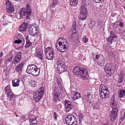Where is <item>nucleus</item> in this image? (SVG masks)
<instances>
[{"label": "nucleus", "mask_w": 125, "mask_h": 125, "mask_svg": "<svg viewBox=\"0 0 125 125\" xmlns=\"http://www.w3.org/2000/svg\"><path fill=\"white\" fill-rule=\"evenodd\" d=\"M37 82H36L33 81L31 83V86L33 87H35L36 86Z\"/></svg>", "instance_id": "nucleus-40"}, {"label": "nucleus", "mask_w": 125, "mask_h": 125, "mask_svg": "<svg viewBox=\"0 0 125 125\" xmlns=\"http://www.w3.org/2000/svg\"><path fill=\"white\" fill-rule=\"evenodd\" d=\"M76 22H74L72 26V31L71 34L69 37V38L70 40H72L76 36Z\"/></svg>", "instance_id": "nucleus-17"}, {"label": "nucleus", "mask_w": 125, "mask_h": 125, "mask_svg": "<svg viewBox=\"0 0 125 125\" xmlns=\"http://www.w3.org/2000/svg\"><path fill=\"white\" fill-rule=\"evenodd\" d=\"M5 4L7 5L6 8L7 11L8 13H10L14 11V9L13 6L9 0H6Z\"/></svg>", "instance_id": "nucleus-16"}, {"label": "nucleus", "mask_w": 125, "mask_h": 125, "mask_svg": "<svg viewBox=\"0 0 125 125\" xmlns=\"http://www.w3.org/2000/svg\"><path fill=\"white\" fill-rule=\"evenodd\" d=\"M110 33L111 34L110 36L112 35V38H115L117 36H116L115 35H114V32L112 31H111L110 32Z\"/></svg>", "instance_id": "nucleus-46"}, {"label": "nucleus", "mask_w": 125, "mask_h": 125, "mask_svg": "<svg viewBox=\"0 0 125 125\" xmlns=\"http://www.w3.org/2000/svg\"><path fill=\"white\" fill-rule=\"evenodd\" d=\"M64 103L65 106V112H68L72 109L73 106L70 101L65 100L64 101Z\"/></svg>", "instance_id": "nucleus-13"}, {"label": "nucleus", "mask_w": 125, "mask_h": 125, "mask_svg": "<svg viewBox=\"0 0 125 125\" xmlns=\"http://www.w3.org/2000/svg\"><path fill=\"white\" fill-rule=\"evenodd\" d=\"M119 25L120 27H123L124 25L123 22H119Z\"/></svg>", "instance_id": "nucleus-49"}, {"label": "nucleus", "mask_w": 125, "mask_h": 125, "mask_svg": "<svg viewBox=\"0 0 125 125\" xmlns=\"http://www.w3.org/2000/svg\"><path fill=\"white\" fill-rule=\"evenodd\" d=\"M77 0H70V3L72 6H75L77 5L78 3Z\"/></svg>", "instance_id": "nucleus-30"}, {"label": "nucleus", "mask_w": 125, "mask_h": 125, "mask_svg": "<svg viewBox=\"0 0 125 125\" xmlns=\"http://www.w3.org/2000/svg\"><path fill=\"white\" fill-rule=\"evenodd\" d=\"M57 64L58 69V72L59 74H61L67 70V67L65 65L64 63L60 59H58Z\"/></svg>", "instance_id": "nucleus-9"}, {"label": "nucleus", "mask_w": 125, "mask_h": 125, "mask_svg": "<svg viewBox=\"0 0 125 125\" xmlns=\"http://www.w3.org/2000/svg\"><path fill=\"white\" fill-rule=\"evenodd\" d=\"M79 118L80 121H81L83 119V115L82 114H80L79 115Z\"/></svg>", "instance_id": "nucleus-42"}, {"label": "nucleus", "mask_w": 125, "mask_h": 125, "mask_svg": "<svg viewBox=\"0 0 125 125\" xmlns=\"http://www.w3.org/2000/svg\"><path fill=\"white\" fill-rule=\"evenodd\" d=\"M87 5L83 3V5L81 6L80 9V12L79 15V17L81 20H83L86 19L87 15L86 6Z\"/></svg>", "instance_id": "nucleus-6"}, {"label": "nucleus", "mask_w": 125, "mask_h": 125, "mask_svg": "<svg viewBox=\"0 0 125 125\" xmlns=\"http://www.w3.org/2000/svg\"><path fill=\"white\" fill-rule=\"evenodd\" d=\"M56 47L59 51L63 52L68 49L69 44L66 39L62 38H60L56 43Z\"/></svg>", "instance_id": "nucleus-3"}, {"label": "nucleus", "mask_w": 125, "mask_h": 125, "mask_svg": "<svg viewBox=\"0 0 125 125\" xmlns=\"http://www.w3.org/2000/svg\"><path fill=\"white\" fill-rule=\"evenodd\" d=\"M36 118L35 116H33L29 119V122L31 125H37V121Z\"/></svg>", "instance_id": "nucleus-22"}, {"label": "nucleus", "mask_w": 125, "mask_h": 125, "mask_svg": "<svg viewBox=\"0 0 125 125\" xmlns=\"http://www.w3.org/2000/svg\"><path fill=\"white\" fill-rule=\"evenodd\" d=\"M22 42V40L20 39L18 40H16L15 41L14 43H17L19 44L21 43Z\"/></svg>", "instance_id": "nucleus-38"}, {"label": "nucleus", "mask_w": 125, "mask_h": 125, "mask_svg": "<svg viewBox=\"0 0 125 125\" xmlns=\"http://www.w3.org/2000/svg\"><path fill=\"white\" fill-rule=\"evenodd\" d=\"M28 23L27 22H24L20 26L19 31H26L28 29Z\"/></svg>", "instance_id": "nucleus-21"}, {"label": "nucleus", "mask_w": 125, "mask_h": 125, "mask_svg": "<svg viewBox=\"0 0 125 125\" xmlns=\"http://www.w3.org/2000/svg\"><path fill=\"white\" fill-rule=\"evenodd\" d=\"M96 3H100L103 1V0H93Z\"/></svg>", "instance_id": "nucleus-41"}, {"label": "nucleus", "mask_w": 125, "mask_h": 125, "mask_svg": "<svg viewBox=\"0 0 125 125\" xmlns=\"http://www.w3.org/2000/svg\"><path fill=\"white\" fill-rule=\"evenodd\" d=\"M53 1L52 7L54 8L58 4L59 1L57 0H53Z\"/></svg>", "instance_id": "nucleus-34"}, {"label": "nucleus", "mask_w": 125, "mask_h": 125, "mask_svg": "<svg viewBox=\"0 0 125 125\" xmlns=\"http://www.w3.org/2000/svg\"><path fill=\"white\" fill-rule=\"evenodd\" d=\"M92 54H94V53H92Z\"/></svg>", "instance_id": "nucleus-63"}, {"label": "nucleus", "mask_w": 125, "mask_h": 125, "mask_svg": "<svg viewBox=\"0 0 125 125\" xmlns=\"http://www.w3.org/2000/svg\"><path fill=\"white\" fill-rule=\"evenodd\" d=\"M45 54L46 58L48 60H51L53 58L54 52L53 50L50 47L45 49Z\"/></svg>", "instance_id": "nucleus-10"}, {"label": "nucleus", "mask_w": 125, "mask_h": 125, "mask_svg": "<svg viewBox=\"0 0 125 125\" xmlns=\"http://www.w3.org/2000/svg\"><path fill=\"white\" fill-rule=\"evenodd\" d=\"M94 55L96 59H95V58L93 57V58L94 59V61L96 59L98 60V63L100 64H103L104 63V58L103 55L100 54H95Z\"/></svg>", "instance_id": "nucleus-14"}, {"label": "nucleus", "mask_w": 125, "mask_h": 125, "mask_svg": "<svg viewBox=\"0 0 125 125\" xmlns=\"http://www.w3.org/2000/svg\"><path fill=\"white\" fill-rule=\"evenodd\" d=\"M16 117H18V116L17 115V114H16Z\"/></svg>", "instance_id": "nucleus-57"}, {"label": "nucleus", "mask_w": 125, "mask_h": 125, "mask_svg": "<svg viewBox=\"0 0 125 125\" xmlns=\"http://www.w3.org/2000/svg\"><path fill=\"white\" fill-rule=\"evenodd\" d=\"M104 91H108L107 87L103 84H101L100 86L99 92H102Z\"/></svg>", "instance_id": "nucleus-25"}, {"label": "nucleus", "mask_w": 125, "mask_h": 125, "mask_svg": "<svg viewBox=\"0 0 125 125\" xmlns=\"http://www.w3.org/2000/svg\"><path fill=\"white\" fill-rule=\"evenodd\" d=\"M21 59V53L19 52L18 53L16 56H15L12 62V64H14L16 65L19 62Z\"/></svg>", "instance_id": "nucleus-18"}, {"label": "nucleus", "mask_w": 125, "mask_h": 125, "mask_svg": "<svg viewBox=\"0 0 125 125\" xmlns=\"http://www.w3.org/2000/svg\"><path fill=\"white\" fill-rule=\"evenodd\" d=\"M7 96L9 98L10 100L13 101L14 103L15 100V95L13 94V93H11V94L7 95Z\"/></svg>", "instance_id": "nucleus-27"}, {"label": "nucleus", "mask_w": 125, "mask_h": 125, "mask_svg": "<svg viewBox=\"0 0 125 125\" xmlns=\"http://www.w3.org/2000/svg\"><path fill=\"white\" fill-rule=\"evenodd\" d=\"M83 3H84L86 5H89V0H82Z\"/></svg>", "instance_id": "nucleus-35"}, {"label": "nucleus", "mask_w": 125, "mask_h": 125, "mask_svg": "<svg viewBox=\"0 0 125 125\" xmlns=\"http://www.w3.org/2000/svg\"><path fill=\"white\" fill-rule=\"evenodd\" d=\"M83 42L84 43H86L88 41V39L86 37H84L82 38Z\"/></svg>", "instance_id": "nucleus-44"}, {"label": "nucleus", "mask_w": 125, "mask_h": 125, "mask_svg": "<svg viewBox=\"0 0 125 125\" xmlns=\"http://www.w3.org/2000/svg\"><path fill=\"white\" fill-rule=\"evenodd\" d=\"M5 63H6V62H7V61H5Z\"/></svg>", "instance_id": "nucleus-60"}, {"label": "nucleus", "mask_w": 125, "mask_h": 125, "mask_svg": "<svg viewBox=\"0 0 125 125\" xmlns=\"http://www.w3.org/2000/svg\"><path fill=\"white\" fill-rule=\"evenodd\" d=\"M4 89L7 94V95L11 94V93H12L11 91V89L8 85H7L6 87H5Z\"/></svg>", "instance_id": "nucleus-28"}, {"label": "nucleus", "mask_w": 125, "mask_h": 125, "mask_svg": "<svg viewBox=\"0 0 125 125\" xmlns=\"http://www.w3.org/2000/svg\"><path fill=\"white\" fill-rule=\"evenodd\" d=\"M56 82L59 87H60L61 86V83L60 81L57 78L56 79Z\"/></svg>", "instance_id": "nucleus-37"}, {"label": "nucleus", "mask_w": 125, "mask_h": 125, "mask_svg": "<svg viewBox=\"0 0 125 125\" xmlns=\"http://www.w3.org/2000/svg\"><path fill=\"white\" fill-rule=\"evenodd\" d=\"M65 120L66 123L69 125H76L77 124L76 118L72 115H68Z\"/></svg>", "instance_id": "nucleus-8"}, {"label": "nucleus", "mask_w": 125, "mask_h": 125, "mask_svg": "<svg viewBox=\"0 0 125 125\" xmlns=\"http://www.w3.org/2000/svg\"><path fill=\"white\" fill-rule=\"evenodd\" d=\"M125 118V114H124L123 116L120 119L122 120V121Z\"/></svg>", "instance_id": "nucleus-48"}, {"label": "nucleus", "mask_w": 125, "mask_h": 125, "mask_svg": "<svg viewBox=\"0 0 125 125\" xmlns=\"http://www.w3.org/2000/svg\"><path fill=\"white\" fill-rule=\"evenodd\" d=\"M23 42H24L25 41V40H24L23 39Z\"/></svg>", "instance_id": "nucleus-59"}, {"label": "nucleus", "mask_w": 125, "mask_h": 125, "mask_svg": "<svg viewBox=\"0 0 125 125\" xmlns=\"http://www.w3.org/2000/svg\"><path fill=\"white\" fill-rule=\"evenodd\" d=\"M24 65V63L23 62L19 63L15 67L14 72L18 74H20L22 72Z\"/></svg>", "instance_id": "nucleus-15"}, {"label": "nucleus", "mask_w": 125, "mask_h": 125, "mask_svg": "<svg viewBox=\"0 0 125 125\" xmlns=\"http://www.w3.org/2000/svg\"><path fill=\"white\" fill-rule=\"evenodd\" d=\"M20 80L19 79H15L12 80V86L14 87L18 86L19 85Z\"/></svg>", "instance_id": "nucleus-26"}, {"label": "nucleus", "mask_w": 125, "mask_h": 125, "mask_svg": "<svg viewBox=\"0 0 125 125\" xmlns=\"http://www.w3.org/2000/svg\"><path fill=\"white\" fill-rule=\"evenodd\" d=\"M40 69L37 66L31 64L28 66L26 72L28 73L31 74L34 76L38 75L40 73Z\"/></svg>", "instance_id": "nucleus-4"}, {"label": "nucleus", "mask_w": 125, "mask_h": 125, "mask_svg": "<svg viewBox=\"0 0 125 125\" xmlns=\"http://www.w3.org/2000/svg\"><path fill=\"white\" fill-rule=\"evenodd\" d=\"M33 112L31 111L30 112L29 114L28 115L29 117L31 116L32 115V114L33 113Z\"/></svg>", "instance_id": "nucleus-50"}, {"label": "nucleus", "mask_w": 125, "mask_h": 125, "mask_svg": "<svg viewBox=\"0 0 125 125\" xmlns=\"http://www.w3.org/2000/svg\"><path fill=\"white\" fill-rule=\"evenodd\" d=\"M108 54L109 55L111 56H113L114 55V53L113 52H109L108 53Z\"/></svg>", "instance_id": "nucleus-51"}, {"label": "nucleus", "mask_w": 125, "mask_h": 125, "mask_svg": "<svg viewBox=\"0 0 125 125\" xmlns=\"http://www.w3.org/2000/svg\"><path fill=\"white\" fill-rule=\"evenodd\" d=\"M28 5L27 6V8H22L20 11V19H23L26 18L27 19H29V17L31 13V10L29 9V7H28Z\"/></svg>", "instance_id": "nucleus-5"}, {"label": "nucleus", "mask_w": 125, "mask_h": 125, "mask_svg": "<svg viewBox=\"0 0 125 125\" xmlns=\"http://www.w3.org/2000/svg\"><path fill=\"white\" fill-rule=\"evenodd\" d=\"M14 114H15V115L16 114V113H14Z\"/></svg>", "instance_id": "nucleus-61"}, {"label": "nucleus", "mask_w": 125, "mask_h": 125, "mask_svg": "<svg viewBox=\"0 0 125 125\" xmlns=\"http://www.w3.org/2000/svg\"><path fill=\"white\" fill-rule=\"evenodd\" d=\"M13 59L12 56H11L10 57L8 58L6 60V61L7 62H10Z\"/></svg>", "instance_id": "nucleus-39"}, {"label": "nucleus", "mask_w": 125, "mask_h": 125, "mask_svg": "<svg viewBox=\"0 0 125 125\" xmlns=\"http://www.w3.org/2000/svg\"><path fill=\"white\" fill-rule=\"evenodd\" d=\"M37 27L33 25H30L29 28L30 33L32 34V36L34 35L37 33Z\"/></svg>", "instance_id": "nucleus-19"}, {"label": "nucleus", "mask_w": 125, "mask_h": 125, "mask_svg": "<svg viewBox=\"0 0 125 125\" xmlns=\"http://www.w3.org/2000/svg\"><path fill=\"white\" fill-rule=\"evenodd\" d=\"M3 54V53L2 52H1L0 53V58L1 57Z\"/></svg>", "instance_id": "nucleus-53"}, {"label": "nucleus", "mask_w": 125, "mask_h": 125, "mask_svg": "<svg viewBox=\"0 0 125 125\" xmlns=\"http://www.w3.org/2000/svg\"><path fill=\"white\" fill-rule=\"evenodd\" d=\"M125 95V91L124 90H122L120 91L118 94V96L119 98H122L123 97L124 95Z\"/></svg>", "instance_id": "nucleus-32"}, {"label": "nucleus", "mask_w": 125, "mask_h": 125, "mask_svg": "<svg viewBox=\"0 0 125 125\" xmlns=\"http://www.w3.org/2000/svg\"><path fill=\"white\" fill-rule=\"evenodd\" d=\"M44 88L43 87H40L36 92L34 95L33 99L36 102L39 101L43 96L44 92Z\"/></svg>", "instance_id": "nucleus-7"}, {"label": "nucleus", "mask_w": 125, "mask_h": 125, "mask_svg": "<svg viewBox=\"0 0 125 125\" xmlns=\"http://www.w3.org/2000/svg\"><path fill=\"white\" fill-rule=\"evenodd\" d=\"M111 36H110V37H108L107 38V42L108 44H111L112 43V41L113 40V38Z\"/></svg>", "instance_id": "nucleus-33"}, {"label": "nucleus", "mask_w": 125, "mask_h": 125, "mask_svg": "<svg viewBox=\"0 0 125 125\" xmlns=\"http://www.w3.org/2000/svg\"><path fill=\"white\" fill-rule=\"evenodd\" d=\"M8 23H7L5 22L3 23V25H4L6 26L8 24Z\"/></svg>", "instance_id": "nucleus-54"}, {"label": "nucleus", "mask_w": 125, "mask_h": 125, "mask_svg": "<svg viewBox=\"0 0 125 125\" xmlns=\"http://www.w3.org/2000/svg\"><path fill=\"white\" fill-rule=\"evenodd\" d=\"M89 94H88V93H87V94H86L85 95L87 97V98H89V96L90 95L89 94L90 93H89Z\"/></svg>", "instance_id": "nucleus-52"}, {"label": "nucleus", "mask_w": 125, "mask_h": 125, "mask_svg": "<svg viewBox=\"0 0 125 125\" xmlns=\"http://www.w3.org/2000/svg\"><path fill=\"white\" fill-rule=\"evenodd\" d=\"M37 56L41 60L43 59V57L44 56L43 54V52L42 50L38 51L37 53Z\"/></svg>", "instance_id": "nucleus-29"}, {"label": "nucleus", "mask_w": 125, "mask_h": 125, "mask_svg": "<svg viewBox=\"0 0 125 125\" xmlns=\"http://www.w3.org/2000/svg\"><path fill=\"white\" fill-rule=\"evenodd\" d=\"M110 105L112 110L111 111L110 117L111 120L113 121L115 119L118 111V109L117 108V104L115 101L114 95H112L111 98Z\"/></svg>", "instance_id": "nucleus-1"}, {"label": "nucleus", "mask_w": 125, "mask_h": 125, "mask_svg": "<svg viewBox=\"0 0 125 125\" xmlns=\"http://www.w3.org/2000/svg\"><path fill=\"white\" fill-rule=\"evenodd\" d=\"M26 119V118L25 116L22 115L20 117V119L22 120H25Z\"/></svg>", "instance_id": "nucleus-47"}, {"label": "nucleus", "mask_w": 125, "mask_h": 125, "mask_svg": "<svg viewBox=\"0 0 125 125\" xmlns=\"http://www.w3.org/2000/svg\"><path fill=\"white\" fill-rule=\"evenodd\" d=\"M26 44L25 45V47L26 48L29 47L31 45L32 43L28 39V38L26 37Z\"/></svg>", "instance_id": "nucleus-31"}, {"label": "nucleus", "mask_w": 125, "mask_h": 125, "mask_svg": "<svg viewBox=\"0 0 125 125\" xmlns=\"http://www.w3.org/2000/svg\"><path fill=\"white\" fill-rule=\"evenodd\" d=\"M109 46H107V47H106V48H109Z\"/></svg>", "instance_id": "nucleus-58"}, {"label": "nucleus", "mask_w": 125, "mask_h": 125, "mask_svg": "<svg viewBox=\"0 0 125 125\" xmlns=\"http://www.w3.org/2000/svg\"><path fill=\"white\" fill-rule=\"evenodd\" d=\"M100 97L103 99L107 98L109 96V92L108 91H104L102 92H99Z\"/></svg>", "instance_id": "nucleus-20"}, {"label": "nucleus", "mask_w": 125, "mask_h": 125, "mask_svg": "<svg viewBox=\"0 0 125 125\" xmlns=\"http://www.w3.org/2000/svg\"><path fill=\"white\" fill-rule=\"evenodd\" d=\"M124 8L125 9V6H124Z\"/></svg>", "instance_id": "nucleus-62"}, {"label": "nucleus", "mask_w": 125, "mask_h": 125, "mask_svg": "<svg viewBox=\"0 0 125 125\" xmlns=\"http://www.w3.org/2000/svg\"><path fill=\"white\" fill-rule=\"evenodd\" d=\"M94 109H99V105L97 104V105H96L94 106L93 107Z\"/></svg>", "instance_id": "nucleus-45"}, {"label": "nucleus", "mask_w": 125, "mask_h": 125, "mask_svg": "<svg viewBox=\"0 0 125 125\" xmlns=\"http://www.w3.org/2000/svg\"><path fill=\"white\" fill-rule=\"evenodd\" d=\"M113 66L112 64L107 63L104 67V70L107 73L110 75L113 72Z\"/></svg>", "instance_id": "nucleus-12"}, {"label": "nucleus", "mask_w": 125, "mask_h": 125, "mask_svg": "<svg viewBox=\"0 0 125 125\" xmlns=\"http://www.w3.org/2000/svg\"><path fill=\"white\" fill-rule=\"evenodd\" d=\"M60 95L59 90L57 87H55L53 92V99L55 102H56L59 100V96Z\"/></svg>", "instance_id": "nucleus-11"}, {"label": "nucleus", "mask_w": 125, "mask_h": 125, "mask_svg": "<svg viewBox=\"0 0 125 125\" xmlns=\"http://www.w3.org/2000/svg\"><path fill=\"white\" fill-rule=\"evenodd\" d=\"M53 117L55 120H57V114L56 112H54L53 113Z\"/></svg>", "instance_id": "nucleus-43"}, {"label": "nucleus", "mask_w": 125, "mask_h": 125, "mask_svg": "<svg viewBox=\"0 0 125 125\" xmlns=\"http://www.w3.org/2000/svg\"><path fill=\"white\" fill-rule=\"evenodd\" d=\"M124 77V73L122 71H120L119 73L118 77L119 83H121L123 82V79Z\"/></svg>", "instance_id": "nucleus-23"}, {"label": "nucleus", "mask_w": 125, "mask_h": 125, "mask_svg": "<svg viewBox=\"0 0 125 125\" xmlns=\"http://www.w3.org/2000/svg\"><path fill=\"white\" fill-rule=\"evenodd\" d=\"M80 97V94L77 92H75L74 94H73L71 95V98L74 100L79 98Z\"/></svg>", "instance_id": "nucleus-24"}, {"label": "nucleus", "mask_w": 125, "mask_h": 125, "mask_svg": "<svg viewBox=\"0 0 125 125\" xmlns=\"http://www.w3.org/2000/svg\"><path fill=\"white\" fill-rule=\"evenodd\" d=\"M95 22L94 21H91L89 25L90 26H91L92 27H93L94 26Z\"/></svg>", "instance_id": "nucleus-36"}, {"label": "nucleus", "mask_w": 125, "mask_h": 125, "mask_svg": "<svg viewBox=\"0 0 125 125\" xmlns=\"http://www.w3.org/2000/svg\"><path fill=\"white\" fill-rule=\"evenodd\" d=\"M14 0L15 1H19V2H20L21 0Z\"/></svg>", "instance_id": "nucleus-56"}, {"label": "nucleus", "mask_w": 125, "mask_h": 125, "mask_svg": "<svg viewBox=\"0 0 125 125\" xmlns=\"http://www.w3.org/2000/svg\"><path fill=\"white\" fill-rule=\"evenodd\" d=\"M73 71L76 76L81 77L84 80H87L88 77L87 70L84 68L77 66L73 69Z\"/></svg>", "instance_id": "nucleus-2"}, {"label": "nucleus", "mask_w": 125, "mask_h": 125, "mask_svg": "<svg viewBox=\"0 0 125 125\" xmlns=\"http://www.w3.org/2000/svg\"><path fill=\"white\" fill-rule=\"evenodd\" d=\"M0 125H1L0 124Z\"/></svg>", "instance_id": "nucleus-64"}, {"label": "nucleus", "mask_w": 125, "mask_h": 125, "mask_svg": "<svg viewBox=\"0 0 125 125\" xmlns=\"http://www.w3.org/2000/svg\"><path fill=\"white\" fill-rule=\"evenodd\" d=\"M103 125H109V124L108 123H105L103 124Z\"/></svg>", "instance_id": "nucleus-55"}]
</instances>
